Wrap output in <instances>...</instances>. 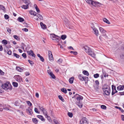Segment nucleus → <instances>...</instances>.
<instances>
[{"instance_id":"nucleus-1","label":"nucleus","mask_w":124,"mask_h":124,"mask_svg":"<svg viewBox=\"0 0 124 124\" xmlns=\"http://www.w3.org/2000/svg\"><path fill=\"white\" fill-rule=\"evenodd\" d=\"M83 48L84 49L85 51L92 57L95 58V54L94 52L92 51L91 49L87 46H84Z\"/></svg>"},{"instance_id":"nucleus-2","label":"nucleus","mask_w":124,"mask_h":124,"mask_svg":"<svg viewBox=\"0 0 124 124\" xmlns=\"http://www.w3.org/2000/svg\"><path fill=\"white\" fill-rule=\"evenodd\" d=\"M2 87V88L6 90L8 92L10 91L12 89V86L8 82L5 83L4 84H3Z\"/></svg>"},{"instance_id":"nucleus-3","label":"nucleus","mask_w":124,"mask_h":124,"mask_svg":"<svg viewBox=\"0 0 124 124\" xmlns=\"http://www.w3.org/2000/svg\"><path fill=\"white\" fill-rule=\"evenodd\" d=\"M50 37L53 40H55V42H58L60 39H61V38L59 37L54 34H50Z\"/></svg>"},{"instance_id":"nucleus-4","label":"nucleus","mask_w":124,"mask_h":124,"mask_svg":"<svg viewBox=\"0 0 124 124\" xmlns=\"http://www.w3.org/2000/svg\"><path fill=\"white\" fill-rule=\"evenodd\" d=\"M102 89L105 94L107 95H109L110 93V88L108 86H107L106 87H103Z\"/></svg>"},{"instance_id":"nucleus-5","label":"nucleus","mask_w":124,"mask_h":124,"mask_svg":"<svg viewBox=\"0 0 124 124\" xmlns=\"http://www.w3.org/2000/svg\"><path fill=\"white\" fill-rule=\"evenodd\" d=\"M86 2L89 4H91L94 6H99L101 4L99 2H96L91 0H85Z\"/></svg>"},{"instance_id":"nucleus-6","label":"nucleus","mask_w":124,"mask_h":124,"mask_svg":"<svg viewBox=\"0 0 124 124\" xmlns=\"http://www.w3.org/2000/svg\"><path fill=\"white\" fill-rule=\"evenodd\" d=\"M80 124H88L87 119L85 117H83L80 121Z\"/></svg>"},{"instance_id":"nucleus-7","label":"nucleus","mask_w":124,"mask_h":124,"mask_svg":"<svg viewBox=\"0 0 124 124\" xmlns=\"http://www.w3.org/2000/svg\"><path fill=\"white\" fill-rule=\"evenodd\" d=\"M76 98L77 100L79 101L82 100L83 99V97L81 96H80L78 94H76L75 95H74L72 97V98Z\"/></svg>"},{"instance_id":"nucleus-8","label":"nucleus","mask_w":124,"mask_h":124,"mask_svg":"<svg viewBox=\"0 0 124 124\" xmlns=\"http://www.w3.org/2000/svg\"><path fill=\"white\" fill-rule=\"evenodd\" d=\"M14 78L18 82H20L22 81L21 77L19 75L15 76H14Z\"/></svg>"},{"instance_id":"nucleus-9","label":"nucleus","mask_w":124,"mask_h":124,"mask_svg":"<svg viewBox=\"0 0 124 124\" xmlns=\"http://www.w3.org/2000/svg\"><path fill=\"white\" fill-rule=\"evenodd\" d=\"M99 30L100 32L102 33L103 34V36H105L106 37H107V36L105 33L106 32V31L104 30L103 28L101 27L99 28Z\"/></svg>"},{"instance_id":"nucleus-10","label":"nucleus","mask_w":124,"mask_h":124,"mask_svg":"<svg viewBox=\"0 0 124 124\" xmlns=\"http://www.w3.org/2000/svg\"><path fill=\"white\" fill-rule=\"evenodd\" d=\"M27 52L28 55H29L33 57H35V54L33 53V51L31 50H30V51H27Z\"/></svg>"},{"instance_id":"nucleus-11","label":"nucleus","mask_w":124,"mask_h":124,"mask_svg":"<svg viewBox=\"0 0 124 124\" xmlns=\"http://www.w3.org/2000/svg\"><path fill=\"white\" fill-rule=\"evenodd\" d=\"M32 110L30 108H29L26 109V112L28 114L31 115L33 113V112L32 111Z\"/></svg>"},{"instance_id":"nucleus-12","label":"nucleus","mask_w":124,"mask_h":124,"mask_svg":"<svg viewBox=\"0 0 124 124\" xmlns=\"http://www.w3.org/2000/svg\"><path fill=\"white\" fill-rule=\"evenodd\" d=\"M124 88V85H120L117 87V89L118 90H122Z\"/></svg>"},{"instance_id":"nucleus-13","label":"nucleus","mask_w":124,"mask_h":124,"mask_svg":"<svg viewBox=\"0 0 124 124\" xmlns=\"http://www.w3.org/2000/svg\"><path fill=\"white\" fill-rule=\"evenodd\" d=\"M40 109L43 112L44 114L45 115L46 113H47V111H46L45 109L43 107H39Z\"/></svg>"},{"instance_id":"nucleus-14","label":"nucleus","mask_w":124,"mask_h":124,"mask_svg":"<svg viewBox=\"0 0 124 124\" xmlns=\"http://www.w3.org/2000/svg\"><path fill=\"white\" fill-rule=\"evenodd\" d=\"M47 113H46L45 115H44L47 118L48 120L50 122H51L52 121V120L51 118L50 117L48 116L47 114Z\"/></svg>"},{"instance_id":"nucleus-15","label":"nucleus","mask_w":124,"mask_h":124,"mask_svg":"<svg viewBox=\"0 0 124 124\" xmlns=\"http://www.w3.org/2000/svg\"><path fill=\"white\" fill-rule=\"evenodd\" d=\"M37 117L42 121H45V119L44 118L43 116L41 115H38L37 116Z\"/></svg>"},{"instance_id":"nucleus-16","label":"nucleus","mask_w":124,"mask_h":124,"mask_svg":"<svg viewBox=\"0 0 124 124\" xmlns=\"http://www.w3.org/2000/svg\"><path fill=\"white\" fill-rule=\"evenodd\" d=\"M40 24L41 28L44 29H45L46 28V25L42 23L41 22Z\"/></svg>"},{"instance_id":"nucleus-17","label":"nucleus","mask_w":124,"mask_h":124,"mask_svg":"<svg viewBox=\"0 0 124 124\" xmlns=\"http://www.w3.org/2000/svg\"><path fill=\"white\" fill-rule=\"evenodd\" d=\"M92 29L94 31V33L96 35H98V30L96 28H92Z\"/></svg>"},{"instance_id":"nucleus-18","label":"nucleus","mask_w":124,"mask_h":124,"mask_svg":"<svg viewBox=\"0 0 124 124\" xmlns=\"http://www.w3.org/2000/svg\"><path fill=\"white\" fill-rule=\"evenodd\" d=\"M37 55L38 57L39 58L40 60L42 62H44V58L42 56H41L39 54H37Z\"/></svg>"},{"instance_id":"nucleus-19","label":"nucleus","mask_w":124,"mask_h":124,"mask_svg":"<svg viewBox=\"0 0 124 124\" xmlns=\"http://www.w3.org/2000/svg\"><path fill=\"white\" fill-rule=\"evenodd\" d=\"M74 78L73 77H72L70 78L69 79V81L70 84H72L73 83Z\"/></svg>"},{"instance_id":"nucleus-20","label":"nucleus","mask_w":124,"mask_h":124,"mask_svg":"<svg viewBox=\"0 0 124 124\" xmlns=\"http://www.w3.org/2000/svg\"><path fill=\"white\" fill-rule=\"evenodd\" d=\"M88 77H84V78L83 79V81H85V84H86L88 82Z\"/></svg>"},{"instance_id":"nucleus-21","label":"nucleus","mask_w":124,"mask_h":124,"mask_svg":"<svg viewBox=\"0 0 124 124\" xmlns=\"http://www.w3.org/2000/svg\"><path fill=\"white\" fill-rule=\"evenodd\" d=\"M103 20L104 22L108 24H110V23L109 21L105 18H103Z\"/></svg>"},{"instance_id":"nucleus-22","label":"nucleus","mask_w":124,"mask_h":124,"mask_svg":"<svg viewBox=\"0 0 124 124\" xmlns=\"http://www.w3.org/2000/svg\"><path fill=\"white\" fill-rule=\"evenodd\" d=\"M17 20L18 21L20 22H22L24 21V19L20 17H19Z\"/></svg>"},{"instance_id":"nucleus-23","label":"nucleus","mask_w":124,"mask_h":124,"mask_svg":"<svg viewBox=\"0 0 124 124\" xmlns=\"http://www.w3.org/2000/svg\"><path fill=\"white\" fill-rule=\"evenodd\" d=\"M16 69L17 70L20 72H22L23 71V70L22 69L20 68L19 67H16Z\"/></svg>"},{"instance_id":"nucleus-24","label":"nucleus","mask_w":124,"mask_h":124,"mask_svg":"<svg viewBox=\"0 0 124 124\" xmlns=\"http://www.w3.org/2000/svg\"><path fill=\"white\" fill-rule=\"evenodd\" d=\"M30 13L31 15H33L34 16H35L36 15V12L33 11H30Z\"/></svg>"},{"instance_id":"nucleus-25","label":"nucleus","mask_w":124,"mask_h":124,"mask_svg":"<svg viewBox=\"0 0 124 124\" xmlns=\"http://www.w3.org/2000/svg\"><path fill=\"white\" fill-rule=\"evenodd\" d=\"M83 73L85 75L87 76H88L89 75V74L88 72L85 70H84L83 71Z\"/></svg>"},{"instance_id":"nucleus-26","label":"nucleus","mask_w":124,"mask_h":124,"mask_svg":"<svg viewBox=\"0 0 124 124\" xmlns=\"http://www.w3.org/2000/svg\"><path fill=\"white\" fill-rule=\"evenodd\" d=\"M76 104L78 105L80 108H82V104L80 102V101H79L76 102Z\"/></svg>"},{"instance_id":"nucleus-27","label":"nucleus","mask_w":124,"mask_h":124,"mask_svg":"<svg viewBox=\"0 0 124 124\" xmlns=\"http://www.w3.org/2000/svg\"><path fill=\"white\" fill-rule=\"evenodd\" d=\"M5 7L2 5H0V10H2L5 11Z\"/></svg>"},{"instance_id":"nucleus-28","label":"nucleus","mask_w":124,"mask_h":124,"mask_svg":"<svg viewBox=\"0 0 124 124\" xmlns=\"http://www.w3.org/2000/svg\"><path fill=\"white\" fill-rule=\"evenodd\" d=\"M61 91L65 93H67V90L66 89L64 88L61 89Z\"/></svg>"},{"instance_id":"nucleus-29","label":"nucleus","mask_w":124,"mask_h":124,"mask_svg":"<svg viewBox=\"0 0 124 124\" xmlns=\"http://www.w3.org/2000/svg\"><path fill=\"white\" fill-rule=\"evenodd\" d=\"M28 7V5H23L21 6V7L23 9H27V8Z\"/></svg>"},{"instance_id":"nucleus-30","label":"nucleus","mask_w":124,"mask_h":124,"mask_svg":"<svg viewBox=\"0 0 124 124\" xmlns=\"http://www.w3.org/2000/svg\"><path fill=\"white\" fill-rule=\"evenodd\" d=\"M33 122L35 124H37L38 122V120L36 118H33L32 119Z\"/></svg>"},{"instance_id":"nucleus-31","label":"nucleus","mask_w":124,"mask_h":124,"mask_svg":"<svg viewBox=\"0 0 124 124\" xmlns=\"http://www.w3.org/2000/svg\"><path fill=\"white\" fill-rule=\"evenodd\" d=\"M37 16L40 20H42L43 19L42 16L39 14H38Z\"/></svg>"},{"instance_id":"nucleus-32","label":"nucleus","mask_w":124,"mask_h":124,"mask_svg":"<svg viewBox=\"0 0 124 124\" xmlns=\"http://www.w3.org/2000/svg\"><path fill=\"white\" fill-rule=\"evenodd\" d=\"M78 78L79 79L82 81H83V80L84 77L82 76V75L79 74L78 75Z\"/></svg>"},{"instance_id":"nucleus-33","label":"nucleus","mask_w":124,"mask_h":124,"mask_svg":"<svg viewBox=\"0 0 124 124\" xmlns=\"http://www.w3.org/2000/svg\"><path fill=\"white\" fill-rule=\"evenodd\" d=\"M49 75L52 77L53 78L55 79V77L52 72L50 73Z\"/></svg>"},{"instance_id":"nucleus-34","label":"nucleus","mask_w":124,"mask_h":124,"mask_svg":"<svg viewBox=\"0 0 124 124\" xmlns=\"http://www.w3.org/2000/svg\"><path fill=\"white\" fill-rule=\"evenodd\" d=\"M66 36L65 35H62L61 36V38L62 40H64L66 38Z\"/></svg>"},{"instance_id":"nucleus-35","label":"nucleus","mask_w":124,"mask_h":124,"mask_svg":"<svg viewBox=\"0 0 124 124\" xmlns=\"http://www.w3.org/2000/svg\"><path fill=\"white\" fill-rule=\"evenodd\" d=\"M13 85L15 87H16L18 86V84L16 82H13Z\"/></svg>"},{"instance_id":"nucleus-36","label":"nucleus","mask_w":124,"mask_h":124,"mask_svg":"<svg viewBox=\"0 0 124 124\" xmlns=\"http://www.w3.org/2000/svg\"><path fill=\"white\" fill-rule=\"evenodd\" d=\"M58 98L59 99L61 100L62 102H64V99L61 95H59L58 96Z\"/></svg>"},{"instance_id":"nucleus-37","label":"nucleus","mask_w":124,"mask_h":124,"mask_svg":"<svg viewBox=\"0 0 124 124\" xmlns=\"http://www.w3.org/2000/svg\"><path fill=\"white\" fill-rule=\"evenodd\" d=\"M14 38L16 40H19L20 39V38H19L18 36L16 35H14L13 36Z\"/></svg>"},{"instance_id":"nucleus-38","label":"nucleus","mask_w":124,"mask_h":124,"mask_svg":"<svg viewBox=\"0 0 124 124\" xmlns=\"http://www.w3.org/2000/svg\"><path fill=\"white\" fill-rule=\"evenodd\" d=\"M14 56L16 57L17 58H18L20 57V56L18 54H17L15 53H13Z\"/></svg>"},{"instance_id":"nucleus-39","label":"nucleus","mask_w":124,"mask_h":124,"mask_svg":"<svg viewBox=\"0 0 124 124\" xmlns=\"http://www.w3.org/2000/svg\"><path fill=\"white\" fill-rule=\"evenodd\" d=\"M93 76L95 78H97L99 77V74L97 73L94 74Z\"/></svg>"},{"instance_id":"nucleus-40","label":"nucleus","mask_w":124,"mask_h":124,"mask_svg":"<svg viewBox=\"0 0 124 124\" xmlns=\"http://www.w3.org/2000/svg\"><path fill=\"white\" fill-rule=\"evenodd\" d=\"M117 91L116 90H113L112 91V95H114L115 93H117Z\"/></svg>"},{"instance_id":"nucleus-41","label":"nucleus","mask_w":124,"mask_h":124,"mask_svg":"<svg viewBox=\"0 0 124 124\" xmlns=\"http://www.w3.org/2000/svg\"><path fill=\"white\" fill-rule=\"evenodd\" d=\"M68 116L70 117H71L73 116V114L71 112H68Z\"/></svg>"},{"instance_id":"nucleus-42","label":"nucleus","mask_w":124,"mask_h":124,"mask_svg":"<svg viewBox=\"0 0 124 124\" xmlns=\"http://www.w3.org/2000/svg\"><path fill=\"white\" fill-rule=\"evenodd\" d=\"M2 42L5 45H6L7 44V40L5 39L3 40H2Z\"/></svg>"},{"instance_id":"nucleus-43","label":"nucleus","mask_w":124,"mask_h":124,"mask_svg":"<svg viewBox=\"0 0 124 124\" xmlns=\"http://www.w3.org/2000/svg\"><path fill=\"white\" fill-rule=\"evenodd\" d=\"M101 108L102 109H105L106 108V106H105L103 105H102L101 106Z\"/></svg>"},{"instance_id":"nucleus-44","label":"nucleus","mask_w":124,"mask_h":124,"mask_svg":"<svg viewBox=\"0 0 124 124\" xmlns=\"http://www.w3.org/2000/svg\"><path fill=\"white\" fill-rule=\"evenodd\" d=\"M9 49L8 47H6L4 49V51L6 53L7 52Z\"/></svg>"},{"instance_id":"nucleus-45","label":"nucleus","mask_w":124,"mask_h":124,"mask_svg":"<svg viewBox=\"0 0 124 124\" xmlns=\"http://www.w3.org/2000/svg\"><path fill=\"white\" fill-rule=\"evenodd\" d=\"M49 59L50 61H53V55H51V56H49Z\"/></svg>"},{"instance_id":"nucleus-46","label":"nucleus","mask_w":124,"mask_h":124,"mask_svg":"<svg viewBox=\"0 0 124 124\" xmlns=\"http://www.w3.org/2000/svg\"><path fill=\"white\" fill-rule=\"evenodd\" d=\"M70 53L71 54H74L75 55H76L78 53L77 52H75V51H71L70 52Z\"/></svg>"},{"instance_id":"nucleus-47","label":"nucleus","mask_w":124,"mask_h":124,"mask_svg":"<svg viewBox=\"0 0 124 124\" xmlns=\"http://www.w3.org/2000/svg\"><path fill=\"white\" fill-rule=\"evenodd\" d=\"M62 61V60L61 59H60L59 60H58L57 61V62L59 64H60L61 63Z\"/></svg>"},{"instance_id":"nucleus-48","label":"nucleus","mask_w":124,"mask_h":124,"mask_svg":"<svg viewBox=\"0 0 124 124\" xmlns=\"http://www.w3.org/2000/svg\"><path fill=\"white\" fill-rule=\"evenodd\" d=\"M27 104L29 105V106L30 107H31L32 105V103L30 102L29 101H27Z\"/></svg>"},{"instance_id":"nucleus-49","label":"nucleus","mask_w":124,"mask_h":124,"mask_svg":"<svg viewBox=\"0 0 124 124\" xmlns=\"http://www.w3.org/2000/svg\"><path fill=\"white\" fill-rule=\"evenodd\" d=\"M4 17L6 19H8L9 18V16L8 15L5 14L4 15Z\"/></svg>"},{"instance_id":"nucleus-50","label":"nucleus","mask_w":124,"mask_h":124,"mask_svg":"<svg viewBox=\"0 0 124 124\" xmlns=\"http://www.w3.org/2000/svg\"><path fill=\"white\" fill-rule=\"evenodd\" d=\"M28 62L32 65H33V64H34V63L32 61H31L30 60H28Z\"/></svg>"},{"instance_id":"nucleus-51","label":"nucleus","mask_w":124,"mask_h":124,"mask_svg":"<svg viewBox=\"0 0 124 124\" xmlns=\"http://www.w3.org/2000/svg\"><path fill=\"white\" fill-rule=\"evenodd\" d=\"M48 55L49 56H51V55H53L51 51H49L48 52Z\"/></svg>"},{"instance_id":"nucleus-52","label":"nucleus","mask_w":124,"mask_h":124,"mask_svg":"<svg viewBox=\"0 0 124 124\" xmlns=\"http://www.w3.org/2000/svg\"><path fill=\"white\" fill-rule=\"evenodd\" d=\"M7 52V54L9 55H11L12 53V52L10 51V50H9V49Z\"/></svg>"},{"instance_id":"nucleus-53","label":"nucleus","mask_w":124,"mask_h":124,"mask_svg":"<svg viewBox=\"0 0 124 124\" xmlns=\"http://www.w3.org/2000/svg\"><path fill=\"white\" fill-rule=\"evenodd\" d=\"M22 56L24 58H25L26 57V55L25 53H24L22 55Z\"/></svg>"},{"instance_id":"nucleus-54","label":"nucleus","mask_w":124,"mask_h":124,"mask_svg":"<svg viewBox=\"0 0 124 124\" xmlns=\"http://www.w3.org/2000/svg\"><path fill=\"white\" fill-rule=\"evenodd\" d=\"M4 73L0 69V75H4Z\"/></svg>"},{"instance_id":"nucleus-55","label":"nucleus","mask_w":124,"mask_h":124,"mask_svg":"<svg viewBox=\"0 0 124 124\" xmlns=\"http://www.w3.org/2000/svg\"><path fill=\"white\" fill-rule=\"evenodd\" d=\"M112 91L113 90H116V87L115 86L113 85H112Z\"/></svg>"},{"instance_id":"nucleus-56","label":"nucleus","mask_w":124,"mask_h":124,"mask_svg":"<svg viewBox=\"0 0 124 124\" xmlns=\"http://www.w3.org/2000/svg\"><path fill=\"white\" fill-rule=\"evenodd\" d=\"M54 122L55 124H60L59 123L55 120H54Z\"/></svg>"},{"instance_id":"nucleus-57","label":"nucleus","mask_w":124,"mask_h":124,"mask_svg":"<svg viewBox=\"0 0 124 124\" xmlns=\"http://www.w3.org/2000/svg\"><path fill=\"white\" fill-rule=\"evenodd\" d=\"M35 9H36V10L38 13H39L40 12L39 10L38 7L35 8Z\"/></svg>"},{"instance_id":"nucleus-58","label":"nucleus","mask_w":124,"mask_h":124,"mask_svg":"<svg viewBox=\"0 0 124 124\" xmlns=\"http://www.w3.org/2000/svg\"><path fill=\"white\" fill-rule=\"evenodd\" d=\"M34 111L35 112L37 113H39V112L38 111V109L36 108H35Z\"/></svg>"},{"instance_id":"nucleus-59","label":"nucleus","mask_w":124,"mask_h":124,"mask_svg":"<svg viewBox=\"0 0 124 124\" xmlns=\"http://www.w3.org/2000/svg\"><path fill=\"white\" fill-rule=\"evenodd\" d=\"M68 48L69 49L72 50H74L72 46H71L68 47Z\"/></svg>"},{"instance_id":"nucleus-60","label":"nucleus","mask_w":124,"mask_h":124,"mask_svg":"<svg viewBox=\"0 0 124 124\" xmlns=\"http://www.w3.org/2000/svg\"><path fill=\"white\" fill-rule=\"evenodd\" d=\"M120 57L121 58H123L124 57V54H121Z\"/></svg>"},{"instance_id":"nucleus-61","label":"nucleus","mask_w":124,"mask_h":124,"mask_svg":"<svg viewBox=\"0 0 124 124\" xmlns=\"http://www.w3.org/2000/svg\"><path fill=\"white\" fill-rule=\"evenodd\" d=\"M22 30L25 32H27L28 31V29L26 28L23 29Z\"/></svg>"},{"instance_id":"nucleus-62","label":"nucleus","mask_w":124,"mask_h":124,"mask_svg":"<svg viewBox=\"0 0 124 124\" xmlns=\"http://www.w3.org/2000/svg\"><path fill=\"white\" fill-rule=\"evenodd\" d=\"M95 83L96 85H98L99 84V83L98 80H96L95 81Z\"/></svg>"},{"instance_id":"nucleus-63","label":"nucleus","mask_w":124,"mask_h":124,"mask_svg":"<svg viewBox=\"0 0 124 124\" xmlns=\"http://www.w3.org/2000/svg\"><path fill=\"white\" fill-rule=\"evenodd\" d=\"M7 31L9 33H10L11 31V30L9 28H7Z\"/></svg>"},{"instance_id":"nucleus-64","label":"nucleus","mask_w":124,"mask_h":124,"mask_svg":"<svg viewBox=\"0 0 124 124\" xmlns=\"http://www.w3.org/2000/svg\"><path fill=\"white\" fill-rule=\"evenodd\" d=\"M121 117L122 120L123 121H124V115H121Z\"/></svg>"}]
</instances>
